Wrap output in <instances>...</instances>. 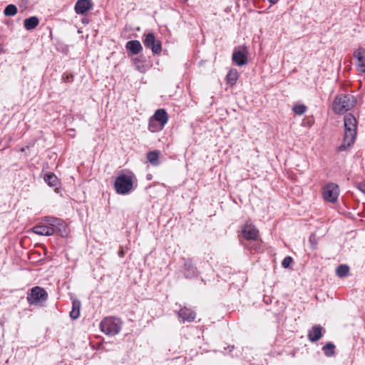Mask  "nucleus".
<instances>
[{"mask_svg":"<svg viewBox=\"0 0 365 365\" xmlns=\"http://www.w3.org/2000/svg\"><path fill=\"white\" fill-rule=\"evenodd\" d=\"M344 135L342 144L339 147V151H344L349 148L354 143L356 136V120L351 114L344 117Z\"/></svg>","mask_w":365,"mask_h":365,"instance_id":"f257e3e1","label":"nucleus"},{"mask_svg":"<svg viewBox=\"0 0 365 365\" xmlns=\"http://www.w3.org/2000/svg\"><path fill=\"white\" fill-rule=\"evenodd\" d=\"M135 182H136V178L133 173L123 172L115 179L114 184L115 191L120 195H127L133 190Z\"/></svg>","mask_w":365,"mask_h":365,"instance_id":"f03ea898","label":"nucleus"},{"mask_svg":"<svg viewBox=\"0 0 365 365\" xmlns=\"http://www.w3.org/2000/svg\"><path fill=\"white\" fill-rule=\"evenodd\" d=\"M356 104V98L350 94H341L335 97L332 109L336 114H344Z\"/></svg>","mask_w":365,"mask_h":365,"instance_id":"7ed1b4c3","label":"nucleus"},{"mask_svg":"<svg viewBox=\"0 0 365 365\" xmlns=\"http://www.w3.org/2000/svg\"><path fill=\"white\" fill-rule=\"evenodd\" d=\"M101 330L107 335L115 336L122 328V322L116 317H106L100 324Z\"/></svg>","mask_w":365,"mask_h":365,"instance_id":"20e7f679","label":"nucleus"},{"mask_svg":"<svg viewBox=\"0 0 365 365\" xmlns=\"http://www.w3.org/2000/svg\"><path fill=\"white\" fill-rule=\"evenodd\" d=\"M42 220L48 226L49 229L53 230V235L58 233L63 237L68 236V229L63 220L55 217L46 216Z\"/></svg>","mask_w":365,"mask_h":365,"instance_id":"39448f33","label":"nucleus"},{"mask_svg":"<svg viewBox=\"0 0 365 365\" xmlns=\"http://www.w3.org/2000/svg\"><path fill=\"white\" fill-rule=\"evenodd\" d=\"M47 292L40 287H34L28 294L27 301L30 304H37L47 299Z\"/></svg>","mask_w":365,"mask_h":365,"instance_id":"423d86ee","label":"nucleus"},{"mask_svg":"<svg viewBox=\"0 0 365 365\" xmlns=\"http://www.w3.org/2000/svg\"><path fill=\"white\" fill-rule=\"evenodd\" d=\"M339 195V188L336 184L330 182L324 186L322 196L324 200L331 203L336 202Z\"/></svg>","mask_w":365,"mask_h":365,"instance_id":"0eeeda50","label":"nucleus"},{"mask_svg":"<svg viewBox=\"0 0 365 365\" xmlns=\"http://www.w3.org/2000/svg\"><path fill=\"white\" fill-rule=\"evenodd\" d=\"M143 43L146 48H150L154 54H159L161 52V42L155 38L153 33L145 35Z\"/></svg>","mask_w":365,"mask_h":365,"instance_id":"6e6552de","label":"nucleus"},{"mask_svg":"<svg viewBox=\"0 0 365 365\" xmlns=\"http://www.w3.org/2000/svg\"><path fill=\"white\" fill-rule=\"evenodd\" d=\"M355 59V66L356 70L361 73H365V49L359 48L356 49L353 54Z\"/></svg>","mask_w":365,"mask_h":365,"instance_id":"1a4fd4ad","label":"nucleus"},{"mask_svg":"<svg viewBox=\"0 0 365 365\" xmlns=\"http://www.w3.org/2000/svg\"><path fill=\"white\" fill-rule=\"evenodd\" d=\"M244 237L248 240H255L258 237V230L255 225L246 223L242 230Z\"/></svg>","mask_w":365,"mask_h":365,"instance_id":"9d476101","label":"nucleus"},{"mask_svg":"<svg viewBox=\"0 0 365 365\" xmlns=\"http://www.w3.org/2000/svg\"><path fill=\"white\" fill-rule=\"evenodd\" d=\"M324 331L320 325L312 327L308 331V339L312 342H316L322 336V331Z\"/></svg>","mask_w":365,"mask_h":365,"instance_id":"9b49d317","label":"nucleus"},{"mask_svg":"<svg viewBox=\"0 0 365 365\" xmlns=\"http://www.w3.org/2000/svg\"><path fill=\"white\" fill-rule=\"evenodd\" d=\"M92 7L91 0H78L75 5V11L78 14H83Z\"/></svg>","mask_w":365,"mask_h":365,"instance_id":"f8f14e48","label":"nucleus"},{"mask_svg":"<svg viewBox=\"0 0 365 365\" xmlns=\"http://www.w3.org/2000/svg\"><path fill=\"white\" fill-rule=\"evenodd\" d=\"M150 118L154 120L158 121L163 128L168 120V115L164 109L157 110Z\"/></svg>","mask_w":365,"mask_h":365,"instance_id":"ddd939ff","label":"nucleus"},{"mask_svg":"<svg viewBox=\"0 0 365 365\" xmlns=\"http://www.w3.org/2000/svg\"><path fill=\"white\" fill-rule=\"evenodd\" d=\"M178 317L183 322H190L195 319L196 315L191 309L184 307L178 312Z\"/></svg>","mask_w":365,"mask_h":365,"instance_id":"4468645a","label":"nucleus"},{"mask_svg":"<svg viewBox=\"0 0 365 365\" xmlns=\"http://www.w3.org/2000/svg\"><path fill=\"white\" fill-rule=\"evenodd\" d=\"M32 231L38 235L51 236L53 235V230L49 229L47 225H36L32 228Z\"/></svg>","mask_w":365,"mask_h":365,"instance_id":"2eb2a0df","label":"nucleus"},{"mask_svg":"<svg viewBox=\"0 0 365 365\" xmlns=\"http://www.w3.org/2000/svg\"><path fill=\"white\" fill-rule=\"evenodd\" d=\"M125 48L134 55L138 54L143 50L142 45L138 40L128 41L126 43Z\"/></svg>","mask_w":365,"mask_h":365,"instance_id":"dca6fc26","label":"nucleus"},{"mask_svg":"<svg viewBox=\"0 0 365 365\" xmlns=\"http://www.w3.org/2000/svg\"><path fill=\"white\" fill-rule=\"evenodd\" d=\"M232 61L240 66L247 63V57L245 53L240 51H235L232 54Z\"/></svg>","mask_w":365,"mask_h":365,"instance_id":"f3484780","label":"nucleus"},{"mask_svg":"<svg viewBox=\"0 0 365 365\" xmlns=\"http://www.w3.org/2000/svg\"><path fill=\"white\" fill-rule=\"evenodd\" d=\"M184 275L187 278H191L196 274V269L190 259H187L184 262Z\"/></svg>","mask_w":365,"mask_h":365,"instance_id":"a211bd4d","label":"nucleus"},{"mask_svg":"<svg viewBox=\"0 0 365 365\" xmlns=\"http://www.w3.org/2000/svg\"><path fill=\"white\" fill-rule=\"evenodd\" d=\"M39 24V19L36 16H31L24 19V26L26 30H32L35 29Z\"/></svg>","mask_w":365,"mask_h":365,"instance_id":"6ab92c4d","label":"nucleus"},{"mask_svg":"<svg viewBox=\"0 0 365 365\" xmlns=\"http://www.w3.org/2000/svg\"><path fill=\"white\" fill-rule=\"evenodd\" d=\"M81 302L78 299H73L72 302V310L70 312V317L73 319H76L80 316Z\"/></svg>","mask_w":365,"mask_h":365,"instance_id":"aec40b11","label":"nucleus"},{"mask_svg":"<svg viewBox=\"0 0 365 365\" xmlns=\"http://www.w3.org/2000/svg\"><path fill=\"white\" fill-rule=\"evenodd\" d=\"M239 78V73L236 69H231L227 75V82L231 86H234Z\"/></svg>","mask_w":365,"mask_h":365,"instance_id":"412c9836","label":"nucleus"},{"mask_svg":"<svg viewBox=\"0 0 365 365\" xmlns=\"http://www.w3.org/2000/svg\"><path fill=\"white\" fill-rule=\"evenodd\" d=\"M159 152L150 151L147 154V159L148 162L154 166L159 165Z\"/></svg>","mask_w":365,"mask_h":365,"instance_id":"4be33fe9","label":"nucleus"},{"mask_svg":"<svg viewBox=\"0 0 365 365\" xmlns=\"http://www.w3.org/2000/svg\"><path fill=\"white\" fill-rule=\"evenodd\" d=\"M349 267L346 264H340L336 269V274L339 277H345L348 276Z\"/></svg>","mask_w":365,"mask_h":365,"instance_id":"5701e85b","label":"nucleus"},{"mask_svg":"<svg viewBox=\"0 0 365 365\" xmlns=\"http://www.w3.org/2000/svg\"><path fill=\"white\" fill-rule=\"evenodd\" d=\"M133 62L135 68L140 73H145L148 70V66L144 63L140 58H133Z\"/></svg>","mask_w":365,"mask_h":365,"instance_id":"b1692460","label":"nucleus"},{"mask_svg":"<svg viewBox=\"0 0 365 365\" xmlns=\"http://www.w3.org/2000/svg\"><path fill=\"white\" fill-rule=\"evenodd\" d=\"M163 127L160 125V123H158V121L154 120L153 118H150L148 123V130L150 132H158L163 130Z\"/></svg>","mask_w":365,"mask_h":365,"instance_id":"393cba45","label":"nucleus"},{"mask_svg":"<svg viewBox=\"0 0 365 365\" xmlns=\"http://www.w3.org/2000/svg\"><path fill=\"white\" fill-rule=\"evenodd\" d=\"M43 178L45 182L50 186L55 187L58 184V178L53 173H47Z\"/></svg>","mask_w":365,"mask_h":365,"instance_id":"a878e982","label":"nucleus"},{"mask_svg":"<svg viewBox=\"0 0 365 365\" xmlns=\"http://www.w3.org/2000/svg\"><path fill=\"white\" fill-rule=\"evenodd\" d=\"M334 349L335 346L334 344L329 342L325 346L322 347V350L324 353V354L328 356H332L334 354Z\"/></svg>","mask_w":365,"mask_h":365,"instance_id":"bb28decb","label":"nucleus"},{"mask_svg":"<svg viewBox=\"0 0 365 365\" xmlns=\"http://www.w3.org/2000/svg\"><path fill=\"white\" fill-rule=\"evenodd\" d=\"M4 13L8 16H14L17 13V8L14 4H9L5 8Z\"/></svg>","mask_w":365,"mask_h":365,"instance_id":"cd10ccee","label":"nucleus"},{"mask_svg":"<svg viewBox=\"0 0 365 365\" xmlns=\"http://www.w3.org/2000/svg\"><path fill=\"white\" fill-rule=\"evenodd\" d=\"M292 110L294 113H296L297 115H302L303 113H304L306 112L307 107L303 104L295 105L293 107Z\"/></svg>","mask_w":365,"mask_h":365,"instance_id":"c85d7f7f","label":"nucleus"},{"mask_svg":"<svg viewBox=\"0 0 365 365\" xmlns=\"http://www.w3.org/2000/svg\"><path fill=\"white\" fill-rule=\"evenodd\" d=\"M292 262V258L291 257H286L282 262V265L284 268H287L289 267L290 264Z\"/></svg>","mask_w":365,"mask_h":365,"instance_id":"c756f323","label":"nucleus"},{"mask_svg":"<svg viewBox=\"0 0 365 365\" xmlns=\"http://www.w3.org/2000/svg\"><path fill=\"white\" fill-rule=\"evenodd\" d=\"M357 188L364 194H365V182H360L357 185Z\"/></svg>","mask_w":365,"mask_h":365,"instance_id":"7c9ffc66","label":"nucleus"},{"mask_svg":"<svg viewBox=\"0 0 365 365\" xmlns=\"http://www.w3.org/2000/svg\"><path fill=\"white\" fill-rule=\"evenodd\" d=\"M271 4H275L279 0H267Z\"/></svg>","mask_w":365,"mask_h":365,"instance_id":"2f4dec72","label":"nucleus"},{"mask_svg":"<svg viewBox=\"0 0 365 365\" xmlns=\"http://www.w3.org/2000/svg\"><path fill=\"white\" fill-rule=\"evenodd\" d=\"M72 77H73L72 76H68L66 77V78H65V79H64V81H65L66 82H68V81H70V78H72Z\"/></svg>","mask_w":365,"mask_h":365,"instance_id":"473e14b6","label":"nucleus"},{"mask_svg":"<svg viewBox=\"0 0 365 365\" xmlns=\"http://www.w3.org/2000/svg\"><path fill=\"white\" fill-rule=\"evenodd\" d=\"M120 255L121 257H123V251H121V252H120Z\"/></svg>","mask_w":365,"mask_h":365,"instance_id":"72a5a7b5","label":"nucleus"},{"mask_svg":"<svg viewBox=\"0 0 365 365\" xmlns=\"http://www.w3.org/2000/svg\"><path fill=\"white\" fill-rule=\"evenodd\" d=\"M3 52L2 48L0 46V53Z\"/></svg>","mask_w":365,"mask_h":365,"instance_id":"f704fd0d","label":"nucleus"},{"mask_svg":"<svg viewBox=\"0 0 365 365\" xmlns=\"http://www.w3.org/2000/svg\"><path fill=\"white\" fill-rule=\"evenodd\" d=\"M24 150H25V148H21V152H24Z\"/></svg>","mask_w":365,"mask_h":365,"instance_id":"c9c22d12","label":"nucleus"},{"mask_svg":"<svg viewBox=\"0 0 365 365\" xmlns=\"http://www.w3.org/2000/svg\"><path fill=\"white\" fill-rule=\"evenodd\" d=\"M69 132H72L73 133L74 132V130H70Z\"/></svg>","mask_w":365,"mask_h":365,"instance_id":"e433bc0d","label":"nucleus"}]
</instances>
